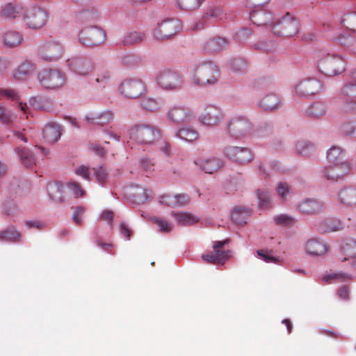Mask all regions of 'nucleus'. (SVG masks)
Here are the masks:
<instances>
[{
    "mask_svg": "<svg viewBox=\"0 0 356 356\" xmlns=\"http://www.w3.org/2000/svg\"><path fill=\"white\" fill-rule=\"evenodd\" d=\"M160 137V132L154 127L147 124H138L129 131L130 140L140 144H148Z\"/></svg>",
    "mask_w": 356,
    "mask_h": 356,
    "instance_id": "1",
    "label": "nucleus"
},
{
    "mask_svg": "<svg viewBox=\"0 0 356 356\" xmlns=\"http://www.w3.org/2000/svg\"><path fill=\"white\" fill-rule=\"evenodd\" d=\"M38 81L47 89H56L65 83V76L58 68H42L38 72Z\"/></svg>",
    "mask_w": 356,
    "mask_h": 356,
    "instance_id": "2",
    "label": "nucleus"
},
{
    "mask_svg": "<svg viewBox=\"0 0 356 356\" xmlns=\"http://www.w3.org/2000/svg\"><path fill=\"white\" fill-rule=\"evenodd\" d=\"M273 32L280 37H293L298 32V23L287 13L273 26Z\"/></svg>",
    "mask_w": 356,
    "mask_h": 356,
    "instance_id": "3",
    "label": "nucleus"
},
{
    "mask_svg": "<svg viewBox=\"0 0 356 356\" xmlns=\"http://www.w3.org/2000/svg\"><path fill=\"white\" fill-rule=\"evenodd\" d=\"M119 91L120 94L127 98L135 99L145 92L146 86L140 79L127 78L124 79L120 83Z\"/></svg>",
    "mask_w": 356,
    "mask_h": 356,
    "instance_id": "4",
    "label": "nucleus"
},
{
    "mask_svg": "<svg viewBox=\"0 0 356 356\" xmlns=\"http://www.w3.org/2000/svg\"><path fill=\"white\" fill-rule=\"evenodd\" d=\"M106 36V32L101 28L90 26L80 31L79 40L86 46H97L105 41Z\"/></svg>",
    "mask_w": 356,
    "mask_h": 356,
    "instance_id": "5",
    "label": "nucleus"
},
{
    "mask_svg": "<svg viewBox=\"0 0 356 356\" xmlns=\"http://www.w3.org/2000/svg\"><path fill=\"white\" fill-rule=\"evenodd\" d=\"M181 28L180 22L176 19H168L158 24L153 32L154 38L163 40L175 35Z\"/></svg>",
    "mask_w": 356,
    "mask_h": 356,
    "instance_id": "6",
    "label": "nucleus"
},
{
    "mask_svg": "<svg viewBox=\"0 0 356 356\" xmlns=\"http://www.w3.org/2000/svg\"><path fill=\"white\" fill-rule=\"evenodd\" d=\"M63 54L62 44L56 41H48L39 49V58L47 62L58 61Z\"/></svg>",
    "mask_w": 356,
    "mask_h": 356,
    "instance_id": "7",
    "label": "nucleus"
},
{
    "mask_svg": "<svg viewBox=\"0 0 356 356\" xmlns=\"http://www.w3.org/2000/svg\"><path fill=\"white\" fill-rule=\"evenodd\" d=\"M251 129V122L242 117L232 119L227 125L228 133L235 138H241L247 136Z\"/></svg>",
    "mask_w": 356,
    "mask_h": 356,
    "instance_id": "8",
    "label": "nucleus"
},
{
    "mask_svg": "<svg viewBox=\"0 0 356 356\" xmlns=\"http://www.w3.org/2000/svg\"><path fill=\"white\" fill-rule=\"evenodd\" d=\"M350 168L348 161L332 163L322 171V176L328 181H337L348 174Z\"/></svg>",
    "mask_w": 356,
    "mask_h": 356,
    "instance_id": "9",
    "label": "nucleus"
},
{
    "mask_svg": "<svg viewBox=\"0 0 356 356\" xmlns=\"http://www.w3.org/2000/svg\"><path fill=\"white\" fill-rule=\"evenodd\" d=\"M24 19L29 28L38 29L42 28L47 21V13L41 8H33L27 11Z\"/></svg>",
    "mask_w": 356,
    "mask_h": 356,
    "instance_id": "10",
    "label": "nucleus"
},
{
    "mask_svg": "<svg viewBox=\"0 0 356 356\" xmlns=\"http://www.w3.org/2000/svg\"><path fill=\"white\" fill-rule=\"evenodd\" d=\"M220 74L219 68H195L193 81L197 85L212 84L218 81Z\"/></svg>",
    "mask_w": 356,
    "mask_h": 356,
    "instance_id": "11",
    "label": "nucleus"
},
{
    "mask_svg": "<svg viewBox=\"0 0 356 356\" xmlns=\"http://www.w3.org/2000/svg\"><path fill=\"white\" fill-rule=\"evenodd\" d=\"M223 153L226 157L241 164L248 163L253 159L250 150L245 147L227 146L224 148Z\"/></svg>",
    "mask_w": 356,
    "mask_h": 356,
    "instance_id": "12",
    "label": "nucleus"
},
{
    "mask_svg": "<svg viewBox=\"0 0 356 356\" xmlns=\"http://www.w3.org/2000/svg\"><path fill=\"white\" fill-rule=\"evenodd\" d=\"M158 84L165 89H174L181 83L179 77L171 69L166 68L157 77Z\"/></svg>",
    "mask_w": 356,
    "mask_h": 356,
    "instance_id": "13",
    "label": "nucleus"
},
{
    "mask_svg": "<svg viewBox=\"0 0 356 356\" xmlns=\"http://www.w3.org/2000/svg\"><path fill=\"white\" fill-rule=\"evenodd\" d=\"M194 163L206 173L212 174L220 169L223 165L222 161L214 156H211L205 159H197L195 160Z\"/></svg>",
    "mask_w": 356,
    "mask_h": 356,
    "instance_id": "14",
    "label": "nucleus"
},
{
    "mask_svg": "<svg viewBox=\"0 0 356 356\" xmlns=\"http://www.w3.org/2000/svg\"><path fill=\"white\" fill-rule=\"evenodd\" d=\"M341 95L345 102L346 111L356 110V83H349L341 89Z\"/></svg>",
    "mask_w": 356,
    "mask_h": 356,
    "instance_id": "15",
    "label": "nucleus"
},
{
    "mask_svg": "<svg viewBox=\"0 0 356 356\" xmlns=\"http://www.w3.org/2000/svg\"><path fill=\"white\" fill-rule=\"evenodd\" d=\"M337 200L346 207H356V186L341 188L337 193Z\"/></svg>",
    "mask_w": 356,
    "mask_h": 356,
    "instance_id": "16",
    "label": "nucleus"
},
{
    "mask_svg": "<svg viewBox=\"0 0 356 356\" xmlns=\"http://www.w3.org/2000/svg\"><path fill=\"white\" fill-rule=\"evenodd\" d=\"M192 115V113L188 108L180 106H173L167 113L168 120L174 123L188 122Z\"/></svg>",
    "mask_w": 356,
    "mask_h": 356,
    "instance_id": "17",
    "label": "nucleus"
},
{
    "mask_svg": "<svg viewBox=\"0 0 356 356\" xmlns=\"http://www.w3.org/2000/svg\"><path fill=\"white\" fill-rule=\"evenodd\" d=\"M200 120L204 125L217 126L223 120V115L218 108L209 107L202 114Z\"/></svg>",
    "mask_w": 356,
    "mask_h": 356,
    "instance_id": "18",
    "label": "nucleus"
},
{
    "mask_svg": "<svg viewBox=\"0 0 356 356\" xmlns=\"http://www.w3.org/2000/svg\"><path fill=\"white\" fill-rule=\"evenodd\" d=\"M273 13L263 8L252 10L250 14V19L257 26H266L273 20Z\"/></svg>",
    "mask_w": 356,
    "mask_h": 356,
    "instance_id": "19",
    "label": "nucleus"
},
{
    "mask_svg": "<svg viewBox=\"0 0 356 356\" xmlns=\"http://www.w3.org/2000/svg\"><path fill=\"white\" fill-rule=\"evenodd\" d=\"M228 44L225 38L213 37L207 40L202 46V50L205 53L214 54L222 51Z\"/></svg>",
    "mask_w": 356,
    "mask_h": 356,
    "instance_id": "20",
    "label": "nucleus"
},
{
    "mask_svg": "<svg viewBox=\"0 0 356 356\" xmlns=\"http://www.w3.org/2000/svg\"><path fill=\"white\" fill-rule=\"evenodd\" d=\"M189 202L190 197L187 194L165 195L160 197V202L162 204L170 207H181L187 205Z\"/></svg>",
    "mask_w": 356,
    "mask_h": 356,
    "instance_id": "21",
    "label": "nucleus"
},
{
    "mask_svg": "<svg viewBox=\"0 0 356 356\" xmlns=\"http://www.w3.org/2000/svg\"><path fill=\"white\" fill-rule=\"evenodd\" d=\"M316 230L321 234H327L337 232L342 228L339 220L334 218H325L320 220L316 225Z\"/></svg>",
    "mask_w": 356,
    "mask_h": 356,
    "instance_id": "22",
    "label": "nucleus"
},
{
    "mask_svg": "<svg viewBox=\"0 0 356 356\" xmlns=\"http://www.w3.org/2000/svg\"><path fill=\"white\" fill-rule=\"evenodd\" d=\"M113 115L111 111L90 113L86 117V120L90 123L101 126L110 123L113 120Z\"/></svg>",
    "mask_w": 356,
    "mask_h": 356,
    "instance_id": "23",
    "label": "nucleus"
},
{
    "mask_svg": "<svg viewBox=\"0 0 356 356\" xmlns=\"http://www.w3.org/2000/svg\"><path fill=\"white\" fill-rule=\"evenodd\" d=\"M43 138L47 143L53 144L57 142L61 136V128L56 123H49L43 129Z\"/></svg>",
    "mask_w": 356,
    "mask_h": 356,
    "instance_id": "24",
    "label": "nucleus"
},
{
    "mask_svg": "<svg viewBox=\"0 0 356 356\" xmlns=\"http://www.w3.org/2000/svg\"><path fill=\"white\" fill-rule=\"evenodd\" d=\"M172 217L177 223L181 226H189L197 223L199 218L195 215L188 212H172Z\"/></svg>",
    "mask_w": 356,
    "mask_h": 356,
    "instance_id": "25",
    "label": "nucleus"
},
{
    "mask_svg": "<svg viewBox=\"0 0 356 356\" xmlns=\"http://www.w3.org/2000/svg\"><path fill=\"white\" fill-rule=\"evenodd\" d=\"M23 41V36L17 31H9L6 32L3 35V43L10 48L20 45Z\"/></svg>",
    "mask_w": 356,
    "mask_h": 356,
    "instance_id": "26",
    "label": "nucleus"
},
{
    "mask_svg": "<svg viewBox=\"0 0 356 356\" xmlns=\"http://www.w3.org/2000/svg\"><path fill=\"white\" fill-rule=\"evenodd\" d=\"M47 188L51 200L57 202H62L64 200V187L60 183H50Z\"/></svg>",
    "mask_w": 356,
    "mask_h": 356,
    "instance_id": "27",
    "label": "nucleus"
},
{
    "mask_svg": "<svg viewBox=\"0 0 356 356\" xmlns=\"http://www.w3.org/2000/svg\"><path fill=\"white\" fill-rule=\"evenodd\" d=\"M228 240L216 241L213 246V253L216 257H217L218 261L220 263L223 264L224 261L231 256V252L229 250L223 249L224 245L228 243Z\"/></svg>",
    "mask_w": 356,
    "mask_h": 356,
    "instance_id": "28",
    "label": "nucleus"
},
{
    "mask_svg": "<svg viewBox=\"0 0 356 356\" xmlns=\"http://www.w3.org/2000/svg\"><path fill=\"white\" fill-rule=\"evenodd\" d=\"M252 47L257 51L273 52L276 49V42L270 38H262L252 44Z\"/></svg>",
    "mask_w": 356,
    "mask_h": 356,
    "instance_id": "29",
    "label": "nucleus"
},
{
    "mask_svg": "<svg viewBox=\"0 0 356 356\" xmlns=\"http://www.w3.org/2000/svg\"><path fill=\"white\" fill-rule=\"evenodd\" d=\"M16 152L20 157L23 165L31 168L35 165V160L33 154L25 147L16 149Z\"/></svg>",
    "mask_w": 356,
    "mask_h": 356,
    "instance_id": "30",
    "label": "nucleus"
},
{
    "mask_svg": "<svg viewBox=\"0 0 356 356\" xmlns=\"http://www.w3.org/2000/svg\"><path fill=\"white\" fill-rule=\"evenodd\" d=\"M249 217V211L243 207H236L231 213V218L234 222L243 225Z\"/></svg>",
    "mask_w": 356,
    "mask_h": 356,
    "instance_id": "31",
    "label": "nucleus"
},
{
    "mask_svg": "<svg viewBox=\"0 0 356 356\" xmlns=\"http://www.w3.org/2000/svg\"><path fill=\"white\" fill-rule=\"evenodd\" d=\"M260 105L266 111H273L280 106V99L277 95L270 94L263 98Z\"/></svg>",
    "mask_w": 356,
    "mask_h": 356,
    "instance_id": "32",
    "label": "nucleus"
},
{
    "mask_svg": "<svg viewBox=\"0 0 356 356\" xmlns=\"http://www.w3.org/2000/svg\"><path fill=\"white\" fill-rule=\"evenodd\" d=\"M23 8L19 6H15L11 3H6L1 10V17L5 19L16 17L19 14L22 13Z\"/></svg>",
    "mask_w": 356,
    "mask_h": 356,
    "instance_id": "33",
    "label": "nucleus"
},
{
    "mask_svg": "<svg viewBox=\"0 0 356 356\" xmlns=\"http://www.w3.org/2000/svg\"><path fill=\"white\" fill-rule=\"evenodd\" d=\"M343 154L342 149L339 146H333L327 151V159L329 162L337 163L345 162L343 161Z\"/></svg>",
    "mask_w": 356,
    "mask_h": 356,
    "instance_id": "34",
    "label": "nucleus"
},
{
    "mask_svg": "<svg viewBox=\"0 0 356 356\" xmlns=\"http://www.w3.org/2000/svg\"><path fill=\"white\" fill-rule=\"evenodd\" d=\"M20 239V233L13 227L0 232V241L18 242Z\"/></svg>",
    "mask_w": 356,
    "mask_h": 356,
    "instance_id": "35",
    "label": "nucleus"
},
{
    "mask_svg": "<svg viewBox=\"0 0 356 356\" xmlns=\"http://www.w3.org/2000/svg\"><path fill=\"white\" fill-rule=\"evenodd\" d=\"M120 64L123 65L131 66L142 65V58L138 55L131 53L123 54L120 56Z\"/></svg>",
    "mask_w": 356,
    "mask_h": 356,
    "instance_id": "36",
    "label": "nucleus"
},
{
    "mask_svg": "<svg viewBox=\"0 0 356 356\" xmlns=\"http://www.w3.org/2000/svg\"><path fill=\"white\" fill-rule=\"evenodd\" d=\"M312 86L309 79L300 81L296 86V95L300 97H307L310 96Z\"/></svg>",
    "mask_w": 356,
    "mask_h": 356,
    "instance_id": "37",
    "label": "nucleus"
},
{
    "mask_svg": "<svg viewBox=\"0 0 356 356\" xmlns=\"http://www.w3.org/2000/svg\"><path fill=\"white\" fill-rule=\"evenodd\" d=\"M177 136L186 141L192 142L198 137V133L191 128H181L177 132Z\"/></svg>",
    "mask_w": 356,
    "mask_h": 356,
    "instance_id": "38",
    "label": "nucleus"
},
{
    "mask_svg": "<svg viewBox=\"0 0 356 356\" xmlns=\"http://www.w3.org/2000/svg\"><path fill=\"white\" fill-rule=\"evenodd\" d=\"M144 38L145 34L143 33L133 31L127 33L124 36L122 42L124 45H131L142 42Z\"/></svg>",
    "mask_w": 356,
    "mask_h": 356,
    "instance_id": "39",
    "label": "nucleus"
},
{
    "mask_svg": "<svg viewBox=\"0 0 356 356\" xmlns=\"http://www.w3.org/2000/svg\"><path fill=\"white\" fill-rule=\"evenodd\" d=\"M203 0H177V5L185 10H193L200 6Z\"/></svg>",
    "mask_w": 356,
    "mask_h": 356,
    "instance_id": "40",
    "label": "nucleus"
},
{
    "mask_svg": "<svg viewBox=\"0 0 356 356\" xmlns=\"http://www.w3.org/2000/svg\"><path fill=\"white\" fill-rule=\"evenodd\" d=\"M68 67H76L89 65L88 59L83 56L75 55L66 60Z\"/></svg>",
    "mask_w": 356,
    "mask_h": 356,
    "instance_id": "41",
    "label": "nucleus"
},
{
    "mask_svg": "<svg viewBox=\"0 0 356 356\" xmlns=\"http://www.w3.org/2000/svg\"><path fill=\"white\" fill-rule=\"evenodd\" d=\"M342 23L347 29L356 32V13L346 14L343 17Z\"/></svg>",
    "mask_w": 356,
    "mask_h": 356,
    "instance_id": "42",
    "label": "nucleus"
},
{
    "mask_svg": "<svg viewBox=\"0 0 356 356\" xmlns=\"http://www.w3.org/2000/svg\"><path fill=\"white\" fill-rule=\"evenodd\" d=\"M153 221L159 226L161 232L168 233L170 232L173 229V225L164 219L160 218H154Z\"/></svg>",
    "mask_w": 356,
    "mask_h": 356,
    "instance_id": "43",
    "label": "nucleus"
},
{
    "mask_svg": "<svg viewBox=\"0 0 356 356\" xmlns=\"http://www.w3.org/2000/svg\"><path fill=\"white\" fill-rule=\"evenodd\" d=\"M31 71L26 68H14L13 76L16 80H26L30 77Z\"/></svg>",
    "mask_w": 356,
    "mask_h": 356,
    "instance_id": "44",
    "label": "nucleus"
},
{
    "mask_svg": "<svg viewBox=\"0 0 356 356\" xmlns=\"http://www.w3.org/2000/svg\"><path fill=\"white\" fill-rule=\"evenodd\" d=\"M141 168L147 173V176L153 174L155 168V163L149 158H143L140 160Z\"/></svg>",
    "mask_w": 356,
    "mask_h": 356,
    "instance_id": "45",
    "label": "nucleus"
},
{
    "mask_svg": "<svg viewBox=\"0 0 356 356\" xmlns=\"http://www.w3.org/2000/svg\"><path fill=\"white\" fill-rule=\"evenodd\" d=\"M334 42L343 47H350L353 44V38L350 35L339 34L334 38Z\"/></svg>",
    "mask_w": 356,
    "mask_h": 356,
    "instance_id": "46",
    "label": "nucleus"
},
{
    "mask_svg": "<svg viewBox=\"0 0 356 356\" xmlns=\"http://www.w3.org/2000/svg\"><path fill=\"white\" fill-rule=\"evenodd\" d=\"M277 193L282 201H285L286 195L290 193V187L287 183L280 182L276 188Z\"/></svg>",
    "mask_w": 356,
    "mask_h": 356,
    "instance_id": "47",
    "label": "nucleus"
},
{
    "mask_svg": "<svg viewBox=\"0 0 356 356\" xmlns=\"http://www.w3.org/2000/svg\"><path fill=\"white\" fill-rule=\"evenodd\" d=\"M327 250L325 243L318 240L313 239V255H322Z\"/></svg>",
    "mask_w": 356,
    "mask_h": 356,
    "instance_id": "48",
    "label": "nucleus"
},
{
    "mask_svg": "<svg viewBox=\"0 0 356 356\" xmlns=\"http://www.w3.org/2000/svg\"><path fill=\"white\" fill-rule=\"evenodd\" d=\"M257 195L259 199V205L261 208H266L269 204V194L266 191L257 190Z\"/></svg>",
    "mask_w": 356,
    "mask_h": 356,
    "instance_id": "49",
    "label": "nucleus"
},
{
    "mask_svg": "<svg viewBox=\"0 0 356 356\" xmlns=\"http://www.w3.org/2000/svg\"><path fill=\"white\" fill-rule=\"evenodd\" d=\"M141 106L143 108L150 111H156L159 108L158 102L155 99L150 98L143 100Z\"/></svg>",
    "mask_w": 356,
    "mask_h": 356,
    "instance_id": "50",
    "label": "nucleus"
},
{
    "mask_svg": "<svg viewBox=\"0 0 356 356\" xmlns=\"http://www.w3.org/2000/svg\"><path fill=\"white\" fill-rule=\"evenodd\" d=\"M69 190L75 197H79L84 194V191L77 182H70L67 184Z\"/></svg>",
    "mask_w": 356,
    "mask_h": 356,
    "instance_id": "51",
    "label": "nucleus"
},
{
    "mask_svg": "<svg viewBox=\"0 0 356 356\" xmlns=\"http://www.w3.org/2000/svg\"><path fill=\"white\" fill-rule=\"evenodd\" d=\"M74 213L72 218L74 222L77 225L82 223V216L86 211V209L83 206H78L74 208Z\"/></svg>",
    "mask_w": 356,
    "mask_h": 356,
    "instance_id": "52",
    "label": "nucleus"
},
{
    "mask_svg": "<svg viewBox=\"0 0 356 356\" xmlns=\"http://www.w3.org/2000/svg\"><path fill=\"white\" fill-rule=\"evenodd\" d=\"M344 252L350 257H356V240H353L346 243L343 247Z\"/></svg>",
    "mask_w": 356,
    "mask_h": 356,
    "instance_id": "53",
    "label": "nucleus"
},
{
    "mask_svg": "<svg viewBox=\"0 0 356 356\" xmlns=\"http://www.w3.org/2000/svg\"><path fill=\"white\" fill-rule=\"evenodd\" d=\"M91 172H92V169L90 170L88 167H87L84 165H81L77 167L75 170V173L77 175L81 176L87 180H90Z\"/></svg>",
    "mask_w": 356,
    "mask_h": 356,
    "instance_id": "54",
    "label": "nucleus"
},
{
    "mask_svg": "<svg viewBox=\"0 0 356 356\" xmlns=\"http://www.w3.org/2000/svg\"><path fill=\"white\" fill-rule=\"evenodd\" d=\"M343 70L344 68H339V70L334 68H323L320 69L318 72L327 77H331L343 73Z\"/></svg>",
    "mask_w": 356,
    "mask_h": 356,
    "instance_id": "55",
    "label": "nucleus"
},
{
    "mask_svg": "<svg viewBox=\"0 0 356 356\" xmlns=\"http://www.w3.org/2000/svg\"><path fill=\"white\" fill-rule=\"evenodd\" d=\"M325 113V106L321 102L313 104V118H320Z\"/></svg>",
    "mask_w": 356,
    "mask_h": 356,
    "instance_id": "56",
    "label": "nucleus"
},
{
    "mask_svg": "<svg viewBox=\"0 0 356 356\" xmlns=\"http://www.w3.org/2000/svg\"><path fill=\"white\" fill-rule=\"evenodd\" d=\"M348 278H349L348 276L343 273H330V274L323 275V280L324 282H332V281L335 279L346 280Z\"/></svg>",
    "mask_w": 356,
    "mask_h": 356,
    "instance_id": "57",
    "label": "nucleus"
},
{
    "mask_svg": "<svg viewBox=\"0 0 356 356\" xmlns=\"http://www.w3.org/2000/svg\"><path fill=\"white\" fill-rule=\"evenodd\" d=\"M257 254L266 262L270 263H277L279 261V258L276 257H273L269 254L267 251L259 250L257 252Z\"/></svg>",
    "mask_w": 356,
    "mask_h": 356,
    "instance_id": "58",
    "label": "nucleus"
},
{
    "mask_svg": "<svg viewBox=\"0 0 356 356\" xmlns=\"http://www.w3.org/2000/svg\"><path fill=\"white\" fill-rule=\"evenodd\" d=\"M298 209L300 212L309 214L312 211V203L309 198L301 201L298 204Z\"/></svg>",
    "mask_w": 356,
    "mask_h": 356,
    "instance_id": "59",
    "label": "nucleus"
},
{
    "mask_svg": "<svg viewBox=\"0 0 356 356\" xmlns=\"http://www.w3.org/2000/svg\"><path fill=\"white\" fill-rule=\"evenodd\" d=\"M248 64L246 59L242 56H234L232 57L229 62V65L231 67H241L247 65Z\"/></svg>",
    "mask_w": 356,
    "mask_h": 356,
    "instance_id": "60",
    "label": "nucleus"
},
{
    "mask_svg": "<svg viewBox=\"0 0 356 356\" xmlns=\"http://www.w3.org/2000/svg\"><path fill=\"white\" fill-rule=\"evenodd\" d=\"M92 171L95 175L98 182L104 183L105 181L107 175L102 167H99L97 168H92Z\"/></svg>",
    "mask_w": 356,
    "mask_h": 356,
    "instance_id": "61",
    "label": "nucleus"
},
{
    "mask_svg": "<svg viewBox=\"0 0 356 356\" xmlns=\"http://www.w3.org/2000/svg\"><path fill=\"white\" fill-rule=\"evenodd\" d=\"M252 31L248 28H243L236 33V37L239 42L247 40L252 35Z\"/></svg>",
    "mask_w": 356,
    "mask_h": 356,
    "instance_id": "62",
    "label": "nucleus"
},
{
    "mask_svg": "<svg viewBox=\"0 0 356 356\" xmlns=\"http://www.w3.org/2000/svg\"><path fill=\"white\" fill-rule=\"evenodd\" d=\"M0 96H3L12 100L17 97V92L11 88H0Z\"/></svg>",
    "mask_w": 356,
    "mask_h": 356,
    "instance_id": "63",
    "label": "nucleus"
},
{
    "mask_svg": "<svg viewBox=\"0 0 356 356\" xmlns=\"http://www.w3.org/2000/svg\"><path fill=\"white\" fill-rule=\"evenodd\" d=\"M309 147V143L305 140H300L296 144V149L299 154H306Z\"/></svg>",
    "mask_w": 356,
    "mask_h": 356,
    "instance_id": "64",
    "label": "nucleus"
}]
</instances>
